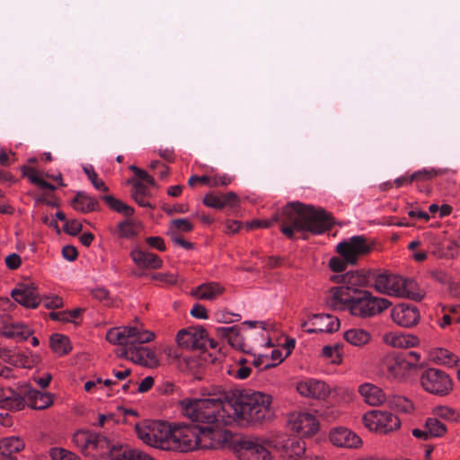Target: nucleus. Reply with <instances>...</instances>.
<instances>
[{
    "label": "nucleus",
    "mask_w": 460,
    "mask_h": 460,
    "mask_svg": "<svg viewBox=\"0 0 460 460\" xmlns=\"http://www.w3.org/2000/svg\"><path fill=\"white\" fill-rule=\"evenodd\" d=\"M275 223L280 225V232L290 240L294 239L296 232L322 234L336 224L332 214L324 208L294 201L276 211L270 219L247 221L245 226L248 230L269 228Z\"/></svg>",
    "instance_id": "f257e3e1"
},
{
    "label": "nucleus",
    "mask_w": 460,
    "mask_h": 460,
    "mask_svg": "<svg viewBox=\"0 0 460 460\" xmlns=\"http://www.w3.org/2000/svg\"><path fill=\"white\" fill-rule=\"evenodd\" d=\"M270 394L251 390L235 391L226 397L228 423L258 425L270 421L275 413Z\"/></svg>",
    "instance_id": "f03ea898"
},
{
    "label": "nucleus",
    "mask_w": 460,
    "mask_h": 460,
    "mask_svg": "<svg viewBox=\"0 0 460 460\" xmlns=\"http://www.w3.org/2000/svg\"><path fill=\"white\" fill-rule=\"evenodd\" d=\"M227 394L217 398L185 399L181 401L182 414L193 422H201L209 426L217 422L229 424L226 418Z\"/></svg>",
    "instance_id": "7ed1b4c3"
},
{
    "label": "nucleus",
    "mask_w": 460,
    "mask_h": 460,
    "mask_svg": "<svg viewBox=\"0 0 460 460\" xmlns=\"http://www.w3.org/2000/svg\"><path fill=\"white\" fill-rule=\"evenodd\" d=\"M363 276L365 278L364 285L371 283L370 285L378 293L406 297L414 301H420L423 297L420 293L410 289L412 281L401 276L381 270H369Z\"/></svg>",
    "instance_id": "20e7f679"
},
{
    "label": "nucleus",
    "mask_w": 460,
    "mask_h": 460,
    "mask_svg": "<svg viewBox=\"0 0 460 460\" xmlns=\"http://www.w3.org/2000/svg\"><path fill=\"white\" fill-rule=\"evenodd\" d=\"M135 430L137 438L151 447L163 450H171L172 431L164 421L146 420L135 424Z\"/></svg>",
    "instance_id": "39448f33"
},
{
    "label": "nucleus",
    "mask_w": 460,
    "mask_h": 460,
    "mask_svg": "<svg viewBox=\"0 0 460 460\" xmlns=\"http://www.w3.org/2000/svg\"><path fill=\"white\" fill-rule=\"evenodd\" d=\"M391 305L386 298L375 296L368 290L354 289L348 310L355 317L367 319L381 314Z\"/></svg>",
    "instance_id": "423d86ee"
},
{
    "label": "nucleus",
    "mask_w": 460,
    "mask_h": 460,
    "mask_svg": "<svg viewBox=\"0 0 460 460\" xmlns=\"http://www.w3.org/2000/svg\"><path fill=\"white\" fill-rule=\"evenodd\" d=\"M223 422H217L209 426H201V449H219L233 447L237 439L233 433L226 429Z\"/></svg>",
    "instance_id": "0eeeda50"
},
{
    "label": "nucleus",
    "mask_w": 460,
    "mask_h": 460,
    "mask_svg": "<svg viewBox=\"0 0 460 460\" xmlns=\"http://www.w3.org/2000/svg\"><path fill=\"white\" fill-rule=\"evenodd\" d=\"M421 387L429 394L444 396L453 389V382L447 373L430 367L424 370L420 377Z\"/></svg>",
    "instance_id": "6e6552de"
},
{
    "label": "nucleus",
    "mask_w": 460,
    "mask_h": 460,
    "mask_svg": "<svg viewBox=\"0 0 460 460\" xmlns=\"http://www.w3.org/2000/svg\"><path fill=\"white\" fill-rule=\"evenodd\" d=\"M200 425H183L173 429L171 450L181 452L201 449V429Z\"/></svg>",
    "instance_id": "1a4fd4ad"
},
{
    "label": "nucleus",
    "mask_w": 460,
    "mask_h": 460,
    "mask_svg": "<svg viewBox=\"0 0 460 460\" xmlns=\"http://www.w3.org/2000/svg\"><path fill=\"white\" fill-rule=\"evenodd\" d=\"M373 249L374 243H368L365 235H354L336 246V252L349 261V265H356L358 258L369 254Z\"/></svg>",
    "instance_id": "9d476101"
},
{
    "label": "nucleus",
    "mask_w": 460,
    "mask_h": 460,
    "mask_svg": "<svg viewBox=\"0 0 460 460\" xmlns=\"http://www.w3.org/2000/svg\"><path fill=\"white\" fill-rule=\"evenodd\" d=\"M364 425L371 431L387 434L401 427L400 419L392 412L373 410L363 415Z\"/></svg>",
    "instance_id": "9b49d317"
},
{
    "label": "nucleus",
    "mask_w": 460,
    "mask_h": 460,
    "mask_svg": "<svg viewBox=\"0 0 460 460\" xmlns=\"http://www.w3.org/2000/svg\"><path fill=\"white\" fill-rule=\"evenodd\" d=\"M120 346V348L115 350V354L119 358L149 368H155L159 366V359L154 350L131 343L121 344Z\"/></svg>",
    "instance_id": "f8f14e48"
},
{
    "label": "nucleus",
    "mask_w": 460,
    "mask_h": 460,
    "mask_svg": "<svg viewBox=\"0 0 460 460\" xmlns=\"http://www.w3.org/2000/svg\"><path fill=\"white\" fill-rule=\"evenodd\" d=\"M234 449L241 460H270V451L258 438H240L234 443Z\"/></svg>",
    "instance_id": "ddd939ff"
},
{
    "label": "nucleus",
    "mask_w": 460,
    "mask_h": 460,
    "mask_svg": "<svg viewBox=\"0 0 460 460\" xmlns=\"http://www.w3.org/2000/svg\"><path fill=\"white\" fill-rule=\"evenodd\" d=\"M176 341L182 349L204 352L207 349L208 332L202 326H190L178 332Z\"/></svg>",
    "instance_id": "4468645a"
},
{
    "label": "nucleus",
    "mask_w": 460,
    "mask_h": 460,
    "mask_svg": "<svg viewBox=\"0 0 460 460\" xmlns=\"http://www.w3.org/2000/svg\"><path fill=\"white\" fill-rule=\"evenodd\" d=\"M288 426L292 431L301 437H312L320 428L315 415L309 412H293L288 416Z\"/></svg>",
    "instance_id": "2eb2a0df"
},
{
    "label": "nucleus",
    "mask_w": 460,
    "mask_h": 460,
    "mask_svg": "<svg viewBox=\"0 0 460 460\" xmlns=\"http://www.w3.org/2000/svg\"><path fill=\"white\" fill-rule=\"evenodd\" d=\"M383 370L389 378L402 379L411 370H414V365L401 354L387 356L383 360Z\"/></svg>",
    "instance_id": "dca6fc26"
},
{
    "label": "nucleus",
    "mask_w": 460,
    "mask_h": 460,
    "mask_svg": "<svg viewBox=\"0 0 460 460\" xmlns=\"http://www.w3.org/2000/svg\"><path fill=\"white\" fill-rule=\"evenodd\" d=\"M11 296L26 308H37L41 303V297L33 283H22L12 290Z\"/></svg>",
    "instance_id": "f3484780"
},
{
    "label": "nucleus",
    "mask_w": 460,
    "mask_h": 460,
    "mask_svg": "<svg viewBox=\"0 0 460 460\" xmlns=\"http://www.w3.org/2000/svg\"><path fill=\"white\" fill-rule=\"evenodd\" d=\"M25 385L14 390L0 387V407L8 411H22L26 406Z\"/></svg>",
    "instance_id": "a211bd4d"
},
{
    "label": "nucleus",
    "mask_w": 460,
    "mask_h": 460,
    "mask_svg": "<svg viewBox=\"0 0 460 460\" xmlns=\"http://www.w3.org/2000/svg\"><path fill=\"white\" fill-rule=\"evenodd\" d=\"M297 392L304 397L324 400L331 393L330 386L323 381L307 378L296 384Z\"/></svg>",
    "instance_id": "6ab92c4d"
},
{
    "label": "nucleus",
    "mask_w": 460,
    "mask_h": 460,
    "mask_svg": "<svg viewBox=\"0 0 460 460\" xmlns=\"http://www.w3.org/2000/svg\"><path fill=\"white\" fill-rule=\"evenodd\" d=\"M391 316L396 324L405 328L415 326L420 318L419 309L405 303L395 305L392 309Z\"/></svg>",
    "instance_id": "aec40b11"
},
{
    "label": "nucleus",
    "mask_w": 460,
    "mask_h": 460,
    "mask_svg": "<svg viewBox=\"0 0 460 460\" xmlns=\"http://www.w3.org/2000/svg\"><path fill=\"white\" fill-rule=\"evenodd\" d=\"M240 198L235 192L229 191L222 194L213 192L207 193L203 199V204L215 209H236L240 207Z\"/></svg>",
    "instance_id": "412c9836"
},
{
    "label": "nucleus",
    "mask_w": 460,
    "mask_h": 460,
    "mask_svg": "<svg viewBox=\"0 0 460 460\" xmlns=\"http://www.w3.org/2000/svg\"><path fill=\"white\" fill-rule=\"evenodd\" d=\"M329 439L334 446L345 448H359L362 445L360 437L344 427L332 429Z\"/></svg>",
    "instance_id": "4be33fe9"
},
{
    "label": "nucleus",
    "mask_w": 460,
    "mask_h": 460,
    "mask_svg": "<svg viewBox=\"0 0 460 460\" xmlns=\"http://www.w3.org/2000/svg\"><path fill=\"white\" fill-rule=\"evenodd\" d=\"M312 318L314 320V322H313L314 328L306 329L305 332L308 333H332L340 329V320L337 316L328 314H313Z\"/></svg>",
    "instance_id": "5701e85b"
},
{
    "label": "nucleus",
    "mask_w": 460,
    "mask_h": 460,
    "mask_svg": "<svg viewBox=\"0 0 460 460\" xmlns=\"http://www.w3.org/2000/svg\"><path fill=\"white\" fill-rule=\"evenodd\" d=\"M129 255L133 262L140 269L158 270L163 266V260L158 255L137 247L132 249Z\"/></svg>",
    "instance_id": "b1692460"
},
{
    "label": "nucleus",
    "mask_w": 460,
    "mask_h": 460,
    "mask_svg": "<svg viewBox=\"0 0 460 460\" xmlns=\"http://www.w3.org/2000/svg\"><path fill=\"white\" fill-rule=\"evenodd\" d=\"M73 441L87 455L98 453L99 434L89 430H78L73 437Z\"/></svg>",
    "instance_id": "393cba45"
},
{
    "label": "nucleus",
    "mask_w": 460,
    "mask_h": 460,
    "mask_svg": "<svg viewBox=\"0 0 460 460\" xmlns=\"http://www.w3.org/2000/svg\"><path fill=\"white\" fill-rule=\"evenodd\" d=\"M26 405L35 410H44L53 403V394L42 393L25 385Z\"/></svg>",
    "instance_id": "a878e982"
},
{
    "label": "nucleus",
    "mask_w": 460,
    "mask_h": 460,
    "mask_svg": "<svg viewBox=\"0 0 460 460\" xmlns=\"http://www.w3.org/2000/svg\"><path fill=\"white\" fill-rule=\"evenodd\" d=\"M72 208L82 213L88 214L101 210V205L97 199L88 195L85 191H77L71 200Z\"/></svg>",
    "instance_id": "bb28decb"
},
{
    "label": "nucleus",
    "mask_w": 460,
    "mask_h": 460,
    "mask_svg": "<svg viewBox=\"0 0 460 460\" xmlns=\"http://www.w3.org/2000/svg\"><path fill=\"white\" fill-rule=\"evenodd\" d=\"M24 442L19 437L0 439V460H17L14 454L24 449Z\"/></svg>",
    "instance_id": "cd10ccee"
},
{
    "label": "nucleus",
    "mask_w": 460,
    "mask_h": 460,
    "mask_svg": "<svg viewBox=\"0 0 460 460\" xmlns=\"http://www.w3.org/2000/svg\"><path fill=\"white\" fill-rule=\"evenodd\" d=\"M281 443V456L288 460L299 459L305 452V444L296 438L286 437Z\"/></svg>",
    "instance_id": "c85d7f7f"
},
{
    "label": "nucleus",
    "mask_w": 460,
    "mask_h": 460,
    "mask_svg": "<svg viewBox=\"0 0 460 460\" xmlns=\"http://www.w3.org/2000/svg\"><path fill=\"white\" fill-rule=\"evenodd\" d=\"M111 460H155L148 454L133 448L128 445H119V447L113 449Z\"/></svg>",
    "instance_id": "c756f323"
},
{
    "label": "nucleus",
    "mask_w": 460,
    "mask_h": 460,
    "mask_svg": "<svg viewBox=\"0 0 460 460\" xmlns=\"http://www.w3.org/2000/svg\"><path fill=\"white\" fill-rule=\"evenodd\" d=\"M353 288L349 286L333 287L331 291L332 293L331 306L333 309L342 308L340 305H343L345 309H348L350 300L354 296Z\"/></svg>",
    "instance_id": "7c9ffc66"
},
{
    "label": "nucleus",
    "mask_w": 460,
    "mask_h": 460,
    "mask_svg": "<svg viewBox=\"0 0 460 460\" xmlns=\"http://www.w3.org/2000/svg\"><path fill=\"white\" fill-rule=\"evenodd\" d=\"M358 392L369 405L377 406L385 402V394L383 390L374 385L363 384L359 386Z\"/></svg>",
    "instance_id": "2f4dec72"
},
{
    "label": "nucleus",
    "mask_w": 460,
    "mask_h": 460,
    "mask_svg": "<svg viewBox=\"0 0 460 460\" xmlns=\"http://www.w3.org/2000/svg\"><path fill=\"white\" fill-rule=\"evenodd\" d=\"M0 333L6 337L14 339L17 341H26L32 333V332L24 324L21 323L4 324Z\"/></svg>",
    "instance_id": "473e14b6"
},
{
    "label": "nucleus",
    "mask_w": 460,
    "mask_h": 460,
    "mask_svg": "<svg viewBox=\"0 0 460 460\" xmlns=\"http://www.w3.org/2000/svg\"><path fill=\"white\" fill-rule=\"evenodd\" d=\"M429 358L436 363L454 367L458 362V356L444 348H435L429 351Z\"/></svg>",
    "instance_id": "72a5a7b5"
},
{
    "label": "nucleus",
    "mask_w": 460,
    "mask_h": 460,
    "mask_svg": "<svg viewBox=\"0 0 460 460\" xmlns=\"http://www.w3.org/2000/svg\"><path fill=\"white\" fill-rule=\"evenodd\" d=\"M344 340L349 344L357 347H362L372 339V335L369 332L360 329V328H353L346 331L343 333Z\"/></svg>",
    "instance_id": "f704fd0d"
},
{
    "label": "nucleus",
    "mask_w": 460,
    "mask_h": 460,
    "mask_svg": "<svg viewBox=\"0 0 460 460\" xmlns=\"http://www.w3.org/2000/svg\"><path fill=\"white\" fill-rule=\"evenodd\" d=\"M197 181H200L201 184H206L210 187H218V186H227L231 183V178L227 175H214V176H198L192 175L189 181L188 184L190 187H194L195 182Z\"/></svg>",
    "instance_id": "c9c22d12"
},
{
    "label": "nucleus",
    "mask_w": 460,
    "mask_h": 460,
    "mask_svg": "<svg viewBox=\"0 0 460 460\" xmlns=\"http://www.w3.org/2000/svg\"><path fill=\"white\" fill-rule=\"evenodd\" d=\"M49 346L52 351L58 356H65L72 350L68 337L60 333H53L49 337Z\"/></svg>",
    "instance_id": "e433bc0d"
},
{
    "label": "nucleus",
    "mask_w": 460,
    "mask_h": 460,
    "mask_svg": "<svg viewBox=\"0 0 460 460\" xmlns=\"http://www.w3.org/2000/svg\"><path fill=\"white\" fill-rule=\"evenodd\" d=\"M129 336V343L141 346V344L152 341L155 335L153 332L144 330L137 326H128L127 331Z\"/></svg>",
    "instance_id": "4c0bfd02"
},
{
    "label": "nucleus",
    "mask_w": 460,
    "mask_h": 460,
    "mask_svg": "<svg viewBox=\"0 0 460 460\" xmlns=\"http://www.w3.org/2000/svg\"><path fill=\"white\" fill-rule=\"evenodd\" d=\"M223 291L224 288L218 283L211 282L199 285L191 294L199 299H213Z\"/></svg>",
    "instance_id": "58836bf2"
},
{
    "label": "nucleus",
    "mask_w": 460,
    "mask_h": 460,
    "mask_svg": "<svg viewBox=\"0 0 460 460\" xmlns=\"http://www.w3.org/2000/svg\"><path fill=\"white\" fill-rule=\"evenodd\" d=\"M101 199L109 206L111 209L116 211L117 213L122 214L127 217H131L135 213L134 208L127 205L123 201L116 199L111 195H104Z\"/></svg>",
    "instance_id": "ea45409f"
},
{
    "label": "nucleus",
    "mask_w": 460,
    "mask_h": 460,
    "mask_svg": "<svg viewBox=\"0 0 460 460\" xmlns=\"http://www.w3.org/2000/svg\"><path fill=\"white\" fill-rule=\"evenodd\" d=\"M459 252V245L456 240L454 239H447L444 240L434 253L440 257L446 259H452L458 255Z\"/></svg>",
    "instance_id": "a19ab883"
},
{
    "label": "nucleus",
    "mask_w": 460,
    "mask_h": 460,
    "mask_svg": "<svg viewBox=\"0 0 460 460\" xmlns=\"http://www.w3.org/2000/svg\"><path fill=\"white\" fill-rule=\"evenodd\" d=\"M331 279L336 283H342L352 286H362L365 284V278L363 273L359 272L358 270H350L342 275H334L331 278Z\"/></svg>",
    "instance_id": "79ce46f5"
},
{
    "label": "nucleus",
    "mask_w": 460,
    "mask_h": 460,
    "mask_svg": "<svg viewBox=\"0 0 460 460\" xmlns=\"http://www.w3.org/2000/svg\"><path fill=\"white\" fill-rule=\"evenodd\" d=\"M21 170L23 176H26L31 183L35 184L39 188L49 190L52 191L57 189L55 185L42 179L33 167L23 165Z\"/></svg>",
    "instance_id": "37998d69"
},
{
    "label": "nucleus",
    "mask_w": 460,
    "mask_h": 460,
    "mask_svg": "<svg viewBox=\"0 0 460 460\" xmlns=\"http://www.w3.org/2000/svg\"><path fill=\"white\" fill-rule=\"evenodd\" d=\"M128 326L111 328L106 333V340L115 345L129 344Z\"/></svg>",
    "instance_id": "c03bdc74"
},
{
    "label": "nucleus",
    "mask_w": 460,
    "mask_h": 460,
    "mask_svg": "<svg viewBox=\"0 0 460 460\" xmlns=\"http://www.w3.org/2000/svg\"><path fill=\"white\" fill-rule=\"evenodd\" d=\"M425 429L430 438H440L447 433V427L440 420L429 417L425 421Z\"/></svg>",
    "instance_id": "a18cd8bd"
},
{
    "label": "nucleus",
    "mask_w": 460,
    "mask_h": 460,
    "mask_svg": "<svg viewBox=\"0 0 460 460\" xmlns=\"http://www.w3.org/2000/svg\"><path fill=\"white\" fill-rule=\"evenodd\" d=\"M116 233L122 239L134 238L138 234L137 225L132 220H123L118 224Z\"/></svg>",
    "instance_id": "49530a36"
},
{
    "label": "nucleus",
    "mask_w": 460,
    "mask_h": 460,
    "mask_svg": "<svg viewBox=\"0 0 460 460\" xmlns=\"http://www.w3.org/2000/svg\"><path fill=\"white\" fill-rule=\"evenodd\" d=\"M133 189L131 197L140 207H151L149 201H146L145 197L147 195V187L141 181H136L132 182Z\"/></svg>",
    "instance_id": "de8ad7c7"
},
{
    "label": "nucleus",
    "mask_w": 460,
    "mask_h": 460,
    "mask_svg": "<svg viewBox=\"0 0 460 460\" xmlns=\"http://www.w3.org/2000/svg\"><path fill=\"white\" fill-rule=\"evenodd\" d=\"M390 405L397 411L403 413H411L414 410L413 403L403 396L394 397L390 401Z\"/></svg>",
    "instance_id": "09e8293b"
},
{
    "label": "nucleus",
    "mask_w": 460,
    "mask_h": 460,
    "mask_svg": "<svg viewBox=\"0 0 460 460\" xmlns=\"http://www.w3.org/2000/svg\"><path fill=\"white\" fill-rule=\"evenodd\" d=\"M99 447L97 455L100 456H107L111 460V451L119 447V446H114L111 442L105 437L99 434Z\"/></svg>",
    "instance_id": "8fccbe9b"
},
{
    "label": "nucleus",
    "mask_w": 460,
    "mask_h": 460,
    "mask_svg": "<svg viewBox=\"0 0 460 460\" xmlns=\"http://www.w3.org/2000/svg\"><path fill=\"white\" fill-rule=\"evenodd\" d=\"M49 456L53 460H81L80 457L73 452L61 447H53L49 451Z\"/></svg>",
    "instance_id": "3c124183"
},
{
    "label": "nucleus",
    "mask_w": 460,
    "mask_h": 460,
    "mask_svg": "<svg viewBox=\"0 0 460 460\" xmlns=\"http://www.w3.org/2000/svg\"><path fill=\"white\" fill-rule=\"evenodd\" d=\"M194 229L193 224L187 218H176L171 221L170 232L181 231L183 233L192 232Z\"/></svg>",
    "instance_id": "603ef678"
},
{
    "label": "nucleus",
    "mask_w": 460,
    "mask_h": 460,
    "mask_svg": "<svg viewBox=\"0 0 460 460\" xmlns=\"http://www.w3.org/2000/svg\"><path fill=\"white\" fill-rule=\"evenodd\" d=\"M84 171L87 174L89 180L91 181L92 184L93 185V187L96 190L102 191V192L109 191V188L107 187L105 182L98 177V174L96 173V172L93 170V167H90V168L84 167Z\"/></svg>",
    "instance_id": "864d4df0"
},
{
    "label": "nucleus",
    "mask_w": 460,
    "mask_h": 460,
    "mask_svg": "<svg viewBox=\"0 0 460 460\" xmlns=\"http://www.w3.org/2000/svg\"><path fill=\"white\" fill-rule=\"evenodd\" d=\"M438 172L435 169H423L413 172L411 175V180L414 181H426L435 178Z\"/></svg>",
    "instance_id": "5fc2aeb1"
},
{
    "label": "nucleus",
    "mask_w": 460,
    "mask_h": 460,
    "mask_svg": "<svg viewBox=\"0 0 460 460\" xmlns=\"http://www.w3.org/2000/svg\"><path fill=\"white\" fill-rule=\"evenodd\" d=\"M11 365L17 367L27 368V367H31V361L27 355H25L20 351H14L13 358H12Z\"/></svg>",
    "instance_id": "6e6d98bb"
},
{
    "label": "nucleus",
    "mask_w": 460,
    "mask_h": 460,
    "mask_svg": "<svg viewBox=\"0 0 460 460\" xmlns=\"http://www.w3.org/2000/svg\"><path fill=\"white\" fill-rule=\"evenodd\" d=\"M82 229H83L82 224L76 219L66 221V223L63 226V231L66 234L72 235V236L77 235L82 231Z\"/></svg>",
    "instance_id": "4d7b16f0"
},
{
    "label": "nucleus",
    "mask_w": 460,
    "mask_h": 460,
    "mask_svg": "<svg viewBox=\"0 0 460 460\" xmlns=\"http://www.w3.org/2000/svg\"><path fill=\"white\" fill-rule=\"evenodd\" d=\"M41 302L47 309H58L64 306L63 298L58 296H43Z\"/></svg>",
    "instance_id": "13d9d810"
},
{
    "label": "nucleus",
    "mask_w": 460,
    "mask_h": 460,
    "mask_svg": "<svg viewBox=\"0 0 460 460\" xmlns=\"http://www.w3.org/2000/svg\"><path fill=\"white\" fill-rule=\"evenodd\" d=\"M349 264L344 258L332 257L329 261V267L333 272H342L346 270L347 265Z\"/></svg>",
    "instance_id": "bf43d9fd"
},
{
    "label": "nucleus",
    "mask_w": 460,
    "mask_h": 460,
    "mask_svg": "<svg viewBox=\"0 0 460 460\" xmlns=\"http://www.w3.org/2000/svg\"><path fill=\"white\" fill-rule=\"evenodd\" d=\"M171 235L172 241L174 244L179 245L185 250H192L194 248V243L185 240L182 236H181L178 233L172 231L169 232Z\"/></svg>",
    "instance_id": "052dcab7"
},
{
    "label": "nucleus",
    "mask_w": 460,
    "mask_h": 460,
    "mask_svg": "<svg viewBox=\"0 0 460 460\" xmlns=\"http://www.w3.org/2000/svg\"><path fill=\"white\" fill-rule=\"evenodd\" d=\"M146 243L151 248L156 249L159 252H164L166 250V245L164 240L161 236H149L146 238Z\"/></svg>",
    "instance_id": "680f3d73"
},
{
    "label": "nucleus",
    "mask_w": 460,
    "mask_h": 460,
    "mask_svg": "<svg viewBox=\"0 0 460 460\" xmlns=\"http://www.w3.org/2000/svg\"><path fill=\"white\" fill-rule=\"evenodd\" d=\"M129 169L135 173V175L137 178L145 181L146 183H148L151 186H155V179L151 175H149L145 170L140 169V168H138L136 165H131L129 167Z\"/></svg>",
    "instance_id": "e2e57ef3"
},
{
    "label": "nucleus",
    "mask_w": 460,
    "mask_h": 460,
    "mask_svg": "<svg viewBox=\"0 0 460 460\" xmlns=\"http://www.w3.org/2000/svg\"><path fill=\"white\" fill-rule=\"evenodd\" d=\"M162 209L169 216L174 213L184 214L189 211L188 204H175L173 206L164 205Z\"/></svg>",
    "instance_id": "0e129e2a"
},
{
    "label": "nucleus",
    "mask_w": 460,
    "mask_h": 460,
    "mask_svg": "<svg viewBox=\"0 0 460 460\" xmlns=\"http://www.w3.org/2000/svg\"><path fill=\"white\" fill-rule=\"evenodd\" d=\"M419 342V340L417 337L411 336V337H396L394 341H392L393 346H402L403 343L406 347H412L415 346Z\"/></svg>",
    "instance_id": "69168bd1"
},
{
    "label": "nucleus",
    "mask_w": 460,
    "mask_h": 460,
    "mask_svg": "<svg viewBox=\"0 0 460 460\" xmlns=\"http://www.w3.org/2000/svg\"><path fill=\"white\" fill-rule=\"evenodd\" d=\"M401 356L402 358H405L409 361H411V363H413L414 365V369L423 367V364L420 363V354H419L418 352L410 350L401 353Z\"/></svg>",
    "instance_id": "338daca9"
},
{
    "label": "nucleus",
    "mask_w": 460,
    "mask_h": 460,
    "mask_svg": "<svg viewBox=\"0 0 460 460\" xmlns=\"http://www.w3.org/2000/svg\"><path fill=\"white\" fill-rule=\"evenodd\" d=\"M92 296L93 298L101 302H106L108 304L110 301V292L104 288H97L93 289Z\"/></svg>",
    "instance_id": "774afa93"
}]
</instances>
